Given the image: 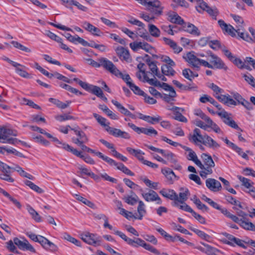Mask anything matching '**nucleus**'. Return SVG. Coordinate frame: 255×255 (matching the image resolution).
Wrapping results in <instances>:
<instances>
[{"label": "nucleus", "mask_w": 255, "mask_h": 255, "mask_svg": "<svg viewBox=\"0 0 255 255\" xmlns=\"http://www.w3.org/2000/svg\"><path fill=\"white\" fill-rule=\"evenodd\" d=\"M209 56L211 57L210 59L211 63L204 60L200 59L192 54V68H195L198 70L200 66L203 65L211 69H223L225 71L228 70V67L220 58L212 53Z\"/></svg>", "instance_id": "obj_1"}, {"label": "nucleus", "mask_w": 255, "mask_h": 255, "mask_svg": "<svg viewBox=\"0 0 255 255\" xmlns=\"http://www.w3.org/2000/svg\"><path fill=\"white\" fill-rule=\"evenodd\" d=\"M194 115L199 117L205 123L197 118L194 120V124L198 127L205 130H208V128H211L216 133H220L222 132L219 127L214 123L212 120L208 116H207L200 109L197 108L194 110Z\"/></svg>", "instance_id": "obj_2"}, {"label": "nucleus", "mask_w": 255, "mask_h": 255, "mask_svg": "<svg viewBox=\"0 0 255 255\" xmlns=\"http://www.w3.org/2000/svg\"><path fill=\"white\" fill-rule=\"evenodd\" d=\"M201 158L204 162V168L200 171L199 174L203 178H206L208 175L213 173L212 168L215 166V163L211 156L207 154H202Z\"/></svg>", "instance_id": "obj_3"}, {"label": "nucleus", "mask_w": 255, "mask_h": 255, "mask_svg": "<svg viewBox=\"0 0 255 255\" xmlns=\"http://www.w3.org/2000/svg\"><path fill=\"white\" fill-rule=\"evenodd\" d=\"M16 136V134L9 128H0V141L2 143L16 144L19 141L16 138L11 137L10 136Z\"/></svg>", "instance_id": "obj_4"}, {"label": "nucleus", "mask_w": 255, "mask_h": 255, "mask_svg": "<svg viewBox=\"0 0 255 255\" xmlns=\"http://www.w3.org/2000/svg\"><path fill=\"white\" fill-rule=\"evenodd\" d=\"M81 239L86 243L95 247L101 245V238L97 235L86 232L80 235Z\"/></svg>", "instance_id": "obj_5"}, {"label": "nucleus", "mask_w": 255, "mask_h": 255, "mask_svg": "<svg viewBox=\"0 0 255 255\" xmlns=\"http://www.w3.org/2000/svg\"><path fill=\"white\" fill-rule=\"evenodd\" d=\"M98 66H103L106 70L108 71L112 74L117 77L121 74V71L116 67L113 63L105 58H102L99 59Z\"/></svg>", "instance_id": "obj_6"}, {"label": "nucleus", "mask_w": 255, "mask_h": 255, "mask_svg": "<svg viewBox=\"0 0 255 255\" xmlns=\"http://www.w3.org/2000/svg\"><path fill=\"white\" fill-rule=\"evenodd\" d=\"M145 6L153 14L159 15L162 13V7L157 0H145Z\"/></svg>", "instance_id": "obj_7"}, {"label": "nucleus", "mask_w": 255, "mask_h": 255, "mask_svg": "<svg viewBox=\"0 0 255 255\" xmlns=\"http://www.w3.org/2000/svg\"><path fill=\"white\" fill-rule=\"evenodd\" d=\"M128 126L137 134L143 133L148 136L156 135L157 131L152 127L149 128H139L132 123H128Z\"/></svg>", "instance_id": "obj_8"}, {"label": "nucleus", "mask_w": 255, "mask_h": 255, "mask_svg": "<svg viewBox=\"0 0 255 255\" xmlns=\"http://www.w3.org/2000/svg\"><path fill=\"white\" fill-rule=\"evenodd\" d=\"M141 195L143 199L147 202H156L158 205H161L162 201L157 193L152 190H149L148 192H144L141 190Z\"/></svg>", "instance_id": "obj_9"}, {"label": "nucleus", "mask_w": 255, "mask_h": 255, "mask_svg": "<svg viewBox=\"0 0 255 255\" xmlns=\"http://www.w3.org/2000/svg\"><path fill=\"white\" fill-rule=\"evenodd\" d=\"M117 55L121 60L130 62L131 58L128 50L121 46H118L115 48Z\"/></svg>", "instance_id": "obj_10"}, {"label": "nucleus", "mask_w": 255, "mask_h": 255, "mask_svg": "<svg viewBox=\"0 0 255 255\" xmlns=\"http://www.w3.org/2000/svg\"><path fill=\"white\" fill-rule=\"evenodd\" d=\"M106 130L113 136L117 137H122L124 139H129L130 138V134L126 131H122L120 129L112 128L110 126H107Z\"/></svg>", "instance_id": "obj_11"}, {"label": "nucleus", "mask_w": 255, "mask_h": 255, "mask_svg": "<svg viewBox=\"0 0 255 255\" xmlns=\"http://www.w3.org/2000/svg\"><path fill=\"white\" fill-rule=\"evenodd\" d=\"M204 137V134H201V130L199 128H196L194 129L192 134V141L202 150L204 149V146L202 145Z\"/></svg>", "instance_id": "obj_12"}, {"label": "nucleus", "mask_w": 255, "mask_h": 255, "mask_svg": "<svg viewBox=\"0 0 255 255\" xmlns=\"http://www.w3.org/2000/svg\"><path fill=\"white\" fill-rule=\"evenodd\" d=\"M13 243L20 250L29 251L33 253L35 252L34 248L26 240L22 241L17 238H13Z\"/></svg>", "instance_id": "obj_13"}, {"label": "nucleus", "mask_w": 255, "mask_h": 255, "mask_svg": "<svg viewBox=\"0 0 255 255\" xmlns=\"http://www.w3.org/2000/svg\"><path fill=\"white\" fill-rule=\"evenodd\" d=\"M206 185L210 190L213 192H218L222 189L220 182L214 178L206 179Z\"/></svg>", "instance_id": "obj_14"}, {"label": "nucleus", "mask_w": 255, "mask_h": 255, "mask_svg": "<svg viewBox=\"0 0 255 255\" xmlns=\"http://www.w3.org/2000/svg\"><path fill=\"white\" fill-rule=\"evenodd\" d=\"M218 23L223 31L227 33L233 37L236 36V29H235L232 25L227 24L222 19L219 20Z\"/></svg>", "instance_id": "obj_15"}, {"label": "nucleus", "mask_w": 255, "mask_h": 255, "mask_svg": "<svg viewBox=\"0 0 255 255\" xmlns=\"http://www.w3.org/2000/svg\"><path fill=\"white\" fill-rule=\"evenodd\" d=\"M218 23L223 31L227 33L233 37L236 36V29H235L232 25L227 24L222 19L219 20Z\"/></svg>", "instance_id": "obj_16"}, {"label": "nucleus", "mask_w": 255, "mask_h": 255, "mask_svg": "<svg viewBox=\"0 0 255 255\" xmlns=\"http://www.w3.org/2000/svg\"><path fill=\"white\" fill-rule=\"evenodd\" d=\"M228 240L226 242V243L228 245L235 246L237 245L240 247L245 249L246 248L245 245V242L238 238H236L233 235H228L227 236Z\"/></svg>", "instance_id": "obj_17"}, {"label": "nucleus", "mask_w": 255, "mask_h": 255, "mask_svg": "<svg viewBox=\"0 0 255 255\" xmlns=\"http://www.w3.org/2000/svg\"><path fill=\"white\" fill-rule=\"evenodd\" d=\"M82 27L87 31L90 32L94 35L98 36H102L103 33L100 29L87 21H84Z\"/></svg>", "instance_id": "obj_18"}, {"label": "nucleus", "mask_w": 255, "mask_h": 255, "mask_svg": "<svg viewBox=\"0 0 255 255\" xmlns=\"http://www.w3.org/2000/svg\"><path fill=\"white\" fill-rule=\"evenodd\" d=\"M201 244L204 246V247L197 246L195 248L207 255H215L216 253H218L219 252L218 250L208 244L204 243H201Z\"/></svg>", "instance_id": "obj_19"}, {"label": "nucleus", "mask_w": 255, "mask_h": 255, "mask_svg": "<svg viewBox=\"0 0 255 255\" xmlns=\"http://www.w3.org/2000/svg\"><path fill=\"white\" fill-rule=\"evenodd\" d=\"M173 112L174 116L173 119L179 122L186 123L187 122V119L182 115L184 110L177 107H172V108H169Z\"/></svg>", "instance_id": "obj_20"}, {"label": "nucleus", "mask_w": 255, "mask_h": 255, "mask_svg": "<svg viewBox=\"0 0 255 255\" xmlns=\"http://www.w3.org/2000/svg\"><path fill=\"white\" fill-rule=\"evenodd\" d=\"M190 195V192L187 188H180L179 194H177V198L175 199V204L178 205V202H185L188 199V197Z\"/></svg>", "instance_id": "obj_21"}, {"label": "nucleus", "mask_w": 255, "mask_h": 255, "mask_svg": "<svg viewBox=\"0 0 255 255\" xmlns=\"http://www.w3.org/2000/svg\"><path fill=\"white\" fill-rule=\"evenodd\" d=\"M215 98L220 102L230 106L231 105H237V102L232 99L229 95H225L220 94V95H215Z\"/></svg>", "instance_id": "obj_22"}, {"label": "nucleus", "mask_w": 255, "mask_h": 255, "mask_svg": "<svg viewBox=\"0 0 255 255\" xmlns=\"http://www.w3.org/2000/svg\"><path fill=\"white\" fill-rule=\"evenodd\" d=\"M202 145L214 149L219 148L220 146L219 144L215 140L206 133L204 134Z\"/></svg>", "instance_id": "obj_23"}, {"label": "nucleus", "mask_w": 255, "mask_h": 255, "mask_svg": "<svg viewBox=\"0 0 255 255\" xmlns=\"http://www.w3.org/2000/svg\"><path fill=\"white\" fill-rule=\"evenodd\" d=\"M112 103L118 109L119 111L122 114L125 115V116H129L132 119H135L136 118L135 116L134 115L131 113L128 109L125 108L118 101L114 100H112Z\"/></svg>", "instance_id": "obj_24"}, {"label": "nucleus", "mask_w": 255, "mask_h": 255, "mask_svg": "<svg viewBox=\"0 0 255 255\" xmlns=\"http://www.w3.org/2000/svg\"><path fill=\"white\" fill-rule=\"evenodd\" d=\"M84 89L87 91L92 93L98 97H100L103 94L101 88L97 86L91 85L88 83L87 86L84 87Z\"/></svg>", "instance_id": "obj_25"}, {"label": "nucleus", "mask_w": 255, "mask_h": 255, "mask_svg": "<svg viewBox=\"0 0 255 255\" xmlns=\"http://www.w3.org/2000/svg\"><path fill=\"white\" fill-rule=\"evenodd\" d=\"M159 193L163 197L173 200L174 202H175V199L177 198V193L172 189L163 188L159 191Z\"/></svg>", "instance_id": "obj_26"}, {"label": "nucleus", "mask_w": 255, "mask_h": 255, "mask_svg": "<svg viewBox=\"0 0 255 255\" xmlns=\"http://www.w3.org/2000/svg\"><path fill=\"white\" fill-rule=\"evenodd\" d=\"M161 172L167 178L168 183L172 184L176 177L173 171L169 168H164L162 169Z\"/></svg>", "instance_id": "obj_27"}, {"label": "nucleus", "mask_w": 255, "mask_h": 255, "mask_svg": "<svg viewBox=\"0 0 255 255\" xmlns=\"http://www.w3.org/2000/svg\"><path fill=\"white\" fill-rule=\"evenodd\" d=\"M65 37L70 42L73 43L78 42L82 45L86 46L87 45V41L84 39L79 37L77 35L72 36L70 33H66L65 35Z\"/></svg>", "instance_id": "obj_28"}, {"label": "nucleus", "mask_w": 255, "mask_h": 255, "mask_svg": "<svg viewBox=\"0 0 255 255\" xmlns=\"http://www.w3.org/2000/svg\"><path fill=\"white\" fill-rule=\"evenodd\" d=\"M138 115L139 119H142L152 125L158 123L161 120V117L158 116L157 117H153L149 116H145L141 113H139Z\"/></svg>", "instance_id": "obj_29"}, {"label": "nucleus", "mask_w": 255, "mask_h": 255, "mask_svg": "<svg viewBox=\"0 0 255 255\" xmlns=\"http://www.w3.org/2000/svg\"><path fill=\"white\" fill-rule=\"evenodd\" d=\"M192 2L195 3V8L197 11L200 13L205 11L206 9L208 6V4L203 0H192Z\"/></svg>", "instance_id": "obj_30"}, {"label": "nucleus", "mask_w": 255, "mask_h": 255, "mask_svg": "<svg viewBox=\"0 0 255 255\" xmlns=\"http://www.w3.org/2000/svg\"><path fill=\"white\" fill-rule=\"evenodd\" d=\"M11 169L17 171L21 176L26 177L31 180H33L34 178L32 175L25 172L21 167L17 164L15 165L14 167H11Z\"/></svg>", "instance_id": "obj_31"}, {"label": "nucleus", "mask_w": 255, "mask_h": 255, "mask_svg": "<svg viewBox=\"0 0 255 255\" xmlns=\"http://www.w3.org/2000/svg\"><path fill=\"white\" fill-rule=\"evenodd\" d=\"M14 67L15 68L16 72L20 76L25 78H30V75L25 70V66L18 63V65Z\"/></svg>", "instance_id": "obj_32"}, {"label": "nucleus", "mask_w": 255, "mask_h": 255, "mask_svg": "<svg viewBox=\"0 0 255 255\" xmlns=\"http://www.w3.org/2000/svg\"><path fill=\"white\" fill-rule=\"evenodd\" d=\"M216 114L221 117L224 123L227 125L232 120V118L230 117L231 114H229L225 110H221V111L217 112Z\"/></svg>", "instance_id": "obj_33"}, {"label": "nucleus", "mask_w": 255, "mask_h": 255, "mask_svg": "<svg viewBox=\"0 0 255 255\" xmlns=\"http://www.w3.org/2000/svg\"><path fill=\"white\" fill-rule=\"evenodd\" d=\"M169 20L170 22L176 24H184V20L183 19L175 12H172L169 15Z\"/></svg>", "instance_id": "obj_34"}, {"label": "nucleus", "mask_w": 255, "mask_h": 255, "mask_svg": "<svg viewBox=\"0 0 255 255\" xmlns=\"http://www.w3.org/2000/svg\"><path fill=\"white\" fill-rule=\"evenodd\" d=\"M138 202V206L137 207V210L139 216L137 219L139 220H141L142 217L146 213V211L145 209V206L144 203L142 201H139Z\"/></svg>", "instance_id": "obj_35"}, {"label": "nucleus", "mask_w": 255, "mask_h": 255, "mask_svg": "<svg viewBox=\"0 0 255 255\" xmlns=\"http://www.w3.org/2000/svg\"><path fill=\"white\" fill-rule=\"evenodd\" d=\"M146 63L148 66L152 73L154 76H155L159 72L155 62L151 61L149 59H147L146 60Z\"/></svg>", "instance_id": "obj_36"}, {"label": "nucleus", "mask_w": 255, "mask_h": 255, "mask_svg": "<svg viewBox=\"0 0 255 255\" xmlns=\"http://www.w3.org/2000/svg\"><path fill=\"white\" fill-rule=\"evenodd\" d=\"M148 31L150 35L154 37H158L160 35V30L154 24L148 25Z\"/></svg>", "instance_id": "obj_37"}, {"label": "nucleus", "mask_w": 255, "mask_h": 255, "mask_svg": "<svg viewBox=\"0 0 255 255\" xmlns=\"http://www.w3.org/2000/svg\"><path fill=\"white\" fill-rule=\"evenodd\" d=\"M49 101L56 105L58 108H61L62 109H65L68 107L69 104L71 103L70 101H66V103H64L59 101L58 100L54 99V98H50Z\"/></svg>", "instance_id": "obj_38"}, {"label": "nucleus", "mask_w": 255, "mask_h": 255, "mask_svg": "<svg viewBox=\"0 0 255 255\" xmlns=\"http://www.w3.org/2000/svg\"><path fill=\"white\" fill-rule=\"evenodd\" d=\"M240 226L246 230L255 232V225L251 222L243 220Z\"/></svg>", "instance_id": "obj_39"}, {"label": "nucleus", "mask_w": 255, "mask_h": 255, "mask_svg": "<svg viewBox=\"0 0 255 255\" xmlns=\"http://www.w3.org/2000/svg\"><path fill=\"white\" fill-rule=\"evenodd\" d=\"M161 70L162 74L166 76H173L176 73L171 67L167 65L162 66L161 67Z\"/></svg>", "instance_id": "obj_40"}, {"label": "nucleus", "mask_w": 255, "mask_h": 255, "mask_svg": "<svg viewBox=\"0 0 255 255\" xmlns=\"http://www.w3.org/2000/svg\"><path fill=\"white\" fill-rule=\"evenodd\" d=\"M156 230L161 236H163L167 241L171 242L176 241V237H172L170 236L162 228H156Z\"/></svg>", "instance_id": "obj_41"}, {"label": "nucleus", "mask_w": 255, "mask_h": 255, "mask_svg": "<svg viewBox=\"0 0 255 255\" xmlns=\"http://www.w3.org/2000/svg\"><path fill=\"white\" fill-rule=\"evenodd\" d=\"M74 196L75 197V198L77 200L82 202L83 203L86 205L88 207H89L91 208H93V209L95 208V205L93 203L91 202L90 201L87 200V199H86L78 194H75L74 195Z\"/></svg>", "instance_id": "obj_42"}, {"label": "nucleus", "mask_w": 255, "mask_h": 255, "mask_svg": "<svg viewBox=\"0 0 255 255\" xmlns=\"http://www.w3.org/2000/svg\"><path fill=\"white\" fill-rule=\"evenodd\" d=\"M93 116L102 126L105 128V129L107 128V126H109L110 123L108 122L106 123L107 120L105 118L96 113H94Z\"/></svg>", "instance_id": "obj_43"}, {"label": "nucleus", "mask_w": 255, "mask_h": 255, "mask_svg": "<svg viewBox=\"0 0 255 255\" xmlns=\"http://www.w3.org/2000/svg\"><path fill=\"white\" fill-rule=\"evenodd\" d=\"M239 179L242 183V185L247 188L248 190L251 187H253V182H252L250 179L246 178L242 176H239Z\"/></svg>", "instance_id": "obj_44"}, {"label": "nucleus", "mask_w": 255, "mask_h": 255, "mask_svg": "<svg viewBox=\"0 0 255 255\" xmlns=\"http://www.w3.org/2000/svg\"><path fill=\"white\" fill-rule=\"evenodd\" d=\"M123 199L125 200V202H126L127 204L130 205H135L138 201V197L134 195V196L133 197L132 196H125Z\"/></svg>", "instance_id": "obj_45"}, {"label": "nucleus", "mask_w": 255, "mask_h": 255, "mask_svg": "<svg viewBox=\"0 0 255 255\" xmlns=\"http://www.w3.org/2000/svg\"><path fill=\"white\" fill-rule=\"evenodd\" d=\"M205 11L212 16L213 19H217V16L219 14V10L216 7H211L208 5Z\"/></svg>", "instance_id": "obj_46"}, {"label": "nucleus", "mask_w": 255, "mask_h": 255, "mask_svg": "<svg viewBox=\"0 0 255 255\" xmlns=\"http://www.w3.org/2000/svg\"><path fill=\"white\" fill-rule=\"evenodd\" d=\"M28 211L32 216V218L36 222H40L41 221V217L38 213L31 207H28Z\"/></svg>", "instance_id": "obj_47"}, {"label": "nucleus", "mask_w": 255, "mask_h": 255, "mask_svg": "<svg viewBox=\"0 0 255 255\" xmlns=\"http://www.w3.org/2000/svg\"><path fill=\"white\" fill-rule=\"evenodd\" d=\"M116 167L117 169L122 171L123 172L128 175L134 176V174L132 172H131L129 169H128L122 163H118Z\"/></svg>", "instance_id": "obj_48"}, {"label": "nucleus", "mask_w": 255, "mask_h": 255, "mask_svg": "<svg viewBox=\"0 0 255 255\" xmlns=\"http://www.w3.org/2000/svg\"><path fill=\"white\" fill-rule=\"evenodd\" d=\"M128 86L135 94L140 96L145 95L144 92L141 90L138 86H136L132 82L128 83Z\"/></svg>", "instance_id": "obj_49"}, {"label": "nucleus", "mask_w": 255, "mask_h": 255, "mask_svg": "<svg viewBox=\"0 0 255 255\" xmlns=\"http://www.w3.org/2000/svg\"><path fill=\"white\" fill-rule=\"evenodd\" d=\"M192 231L196 234L202 239L205 240L207 241H209L210 239V236L202 231L197 229H192Z\"/></svg>", "instance_id": "obj_50"}, {"label": "nucleus", "mask_w": 255, "mask_h": 255, "mask_svg": "<svg viewBox=\"0 0 255 255\" xmlns=\"http://www.w3.org/2000/svg\"><path fill=\"white\" fill-rule=\"evenodd\" d=\"M25 184L27 186H29L31 189L38 193H42L43 192V190H42L41 188L39 187L38 186H37L30 181L26 180L25 181Z\"/></svg>", "instance_id": "obj_51"}, {"label": "nucleus", "mask_w": 255, "mask_h": 255, "mask_svg": "<svg viewBox=\"0 0 255 255\" xmlns=\"http://www.w3.org/2000/svg\"><path fill=\"white\" fill-rule=\"evenodd\" d=\"M11 44H12V45L16 48H17L19 50H21L22 51H23L24 52H27V53H29L31 52V50L24 46V45L21 44L20 43H19V42H18L17 41H12L11 42Z\"/></svg>", "instance_id": "obj_52"}, {"label": "nucleus", "mask_w": 255, "mask_h": 255, "mask_svg": "<svg viewBox=\"0 0 255 255\" xmlns=\"http://www.w3.org/2000/svg\"><path fill=\"white\" fill-rule=\"evenodd\" d=\"M208 87L213 90L214 93V96L215 97V95H220V94H221L224 92V90L219 87L217 85H215L214 83H210Z\"/></svg>", "instance_id": "obj_53"}, {"label": "nucleus", "mask_w": 255, "mask_h": 255, "mask_svg": "<svg viewBox=\"0 0 255 255\" xmlns=\"http://www.w3.org/2000/svg\"><path fill=\"white\" fill-rule=\"evenodd\" d=\"M231 61H232L237 66L240 68H245L248 70L250 69L249 66L245 65L244 62H243L240 59L236 58L235 56L234 57L233 60H232Z\"/></svg>", "instance_id": "obj_54"}, {"label": "nucleus", "mask_w": 255, "mask_h": 255, "mask_svg": "<svg viewBox=\"0 0 255 255\" xmlns=\"http://www.w3.org/2000/svg\"><path fill=\"white\" fill-rule=\"evenodd\" d=\"M219 179L225 186L226 190L232 194H236V191L233 188L230 187V183L228 180L221 177H219Z\"/></svg>", "instance_id": "obj_55"}, {"label": "nucleus", "mask_w": 255, "mask_h": 255, "mask_svg": "<svg viewBox=\"0 0 255 255\" xmlns=\"http://www.w3.org/2000/svg\"><path fill=\"white\" fill-rule=\"evenodd\" d=\"M137 35L147 41L149 40L150 39V36L149 34L145 29H143V27L142 29H138V32H137Z\"/></svg>", "instance_id": "obj_56"}, {"label": "nucleus", "mask_w": 255, "mask_h": 255, "mask_svg": "<svg viewBox=\"0 0 255 255\" xmlns=\"http://www.w3.org/2000/svg\"><path fill=\"white\" fill-rule=\"evenodd\" d=\"M178 202V203L177 204L178 205H176L175 204V202H174L173 205L174 206L178 207V208H179L181 210H184L186 211H188L189 212H191V208L189 206H188L185 203V202Z\"/></svg>", "instance_id": "obj_57"}, {"label": "nucleus", "mask_w": 255, "mask_h": 255, "mask_svg": "<svg viewBox=\"0 0 255 255\" xmlns=\"http://www.w3.org/2000/svg\"><path fill=\"white\" fill-rule=\"evenodd\" d=\"M209 46L214 50L222 49L223 46H222L220 42L218 40H212L209 42Z\"/></svg>", "instance_id": "obj_58"}, {"label": "nucleus", "mask_w": 255, "mask_h": 255, "mask_svg": "<svg viewBox=\"0 0 255 255\" xmlns=\"http://www.w3.org/2000/svg\"><path fill=\"white\" fill-rule=\"evenodd\" d=\"M75 134L78 136V138H79L82 142L86 143L88 141V138L83 131L75 130Z\"/></svg>", "instance_id": "obj_59"}, {"label": "nucleus", "mask_w": 255, "mask_h": 255, "mask_svg": "<svg viewBox=\"0 0 255 255\" xmlns=\"http://www.w3.org/2000/svg\"><path fill=\"white\" fill-rule=\"evenodd\" d=\"M202 199L205 202H207L210 205L213 207L215 209H219V205H218L217 203L213 201L210 198L206 197L205 195H203L202 197Z\"/></svg>", "instance_id": "obj_60"}, {"label": "nucleus", "mask_w": 255, "mask_h": 255, "mask_svg": "<svg viewBox=\"0 0 255 255\" xmlns=\"http://www.w3.org/2000/svg\"><path fill=\"white\" fill-rule=\"evenodd\" d=\"M143 79H144V80H143L144 82H146L148 83L151 85L157 86H159V85H160V83L159 81H158L155 78L149 79L147 77V75H144V76L143 77Z\"/></svg>", "instance_id": "obj_61"}, {"label": "nucleus", "mask_w": 255, "mask_h": 255, "mask_svg": "<svg viewBox=\"0 0 255 255\" xmlns=\"http://www.w3.org/2000/svg\"><path fill=\"white\" fill-rule=\"evenodd\" d=\"M7 249L10 252L15 253L19 254V252L17 251L16 247L14 246L13 241L10 240L6 243Z\"/></svg>", "instance_id": "obj_62"}, {"label": "nucleus", "mask_w": 255, "mask_h": 255, "mask_svg": "<svg viewBox=\"0 0 255 255\" xmlns=\"http://www.w3.org/2000/svg\"><path fill=\"white\" fill-rule=\"evenodd\" d=\"M143 182L147 186H148V187H149L150 188H152L155 190H156L158 189V182H152L148 179H144Z\"/></svg>", "instance_id": "obj_63"}, {"label": "nucleus", "mask_w": 255, "mask_h": 255, "mask_svg": "<svg viewBox=\"0 0 255 255\" xmlns=\"http://www.w3.org/2000/svg\"><path fill=\"white\" fill-rule=\"evenodd\" d=\"M174 26L172 25H163L161 26V28L164 31L167 32L168 34L174 35V32L173 28Z\"/></svg>", "instance_id": "obj_64"}]
</instances>
